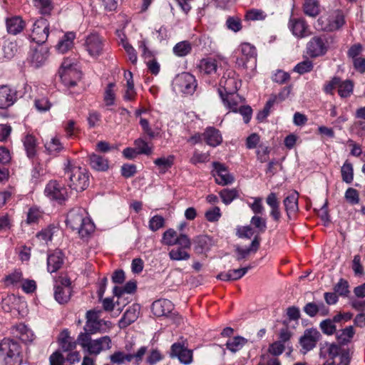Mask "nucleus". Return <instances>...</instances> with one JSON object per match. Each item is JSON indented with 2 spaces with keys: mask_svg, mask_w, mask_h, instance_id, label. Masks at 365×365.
Segmentation results:
<instances>
[{
  "mask_svg": "<svg viewBox=\"0 0 365 365\" xmlns=\"http://www.w3.org/2000/svg\"><path fill=\"white\" fill-rule=\"evenodd\" d=\"M200 73L203 76L215 77L217 76V61L212 58H203L200 61L199 65Z\"/></svg>",
  "mask_w": 365,
  "mask_h": 365,
  "instance_id": "nucleus-26",
  "label": "nucleus"
},
{
  "mask_svg": "<svg viewBox=\"0 0 365 365\" xmlns=\"http://www.w3.org/2000/svg\"><path fill=\"white\" fill-rule=\"evenodd\" d=\"M23 143L28 158H33L36 154L37 141L31 134H27L23 139Z\"/></svg>",
  "mask_w": 365,
  "mask_h": 365,
  "instance_id": "nucleus-36",
  "label": "nucleus"
},
{
  "mask_svg": "<svg viewBox=\"0 0 365 365\" xmlns=\"http://www.w3.org/2000/svg\"><path fill=\"white\" fill-rule=\"evenodd\" d=\"M265 17L266 14L263 11L255 9L247 11L245 16L246 21H259L264 19Z\"/></svg>",
  "mask_w": 365,
  "mask_h": 365,
  "instance_id": "nucleus-58",
  "label": "nucleus"
},
{
  "mask_svg": "<svg viewBox=\"0 0 365 365\" xmlns=\"http://www.w3.org/2000/svg\"><path fill=\"white\" fill-rule=\"evenodd\" d=\"M266 203L270 207L269 215L274 221L279 222L281 219L282 213L279 208V200L275 192H270L266 197Z\"/></svg>",
  "mask_w": 365,
  "mask_h": 365,
  "instance_id": "nucleus-24",
  "label": "nucleus"
},
{
  "mask_svg": "<svg viewBox=\"0 0 365 365\" xmlns=\"http://www.w3.org/2000/svg\"><path fill=\"white\" fill-rule=\"evenodd\" d=\"M313 63L310 60H305L299 63H297L294 71L299 74H304L305 73H308L313 69Z\"/></svg>",
  "mask_w": 365,
  "mask_h": 365,
  "instance_id": "nucleus-62",
  "label": "nucleus"
},
{
  "mask_svg": "<svg viewBox=\"0 0 365 365\" xmlns=\"http://www.w3.org/2000/svg\"><path fill=\"white\" fill-rule=\"evenodd\" d=\"M34 4L42 14H49L53 9L51 0H34Z\"/></svg>",
  "mask_w": 365,
  "mask_h": 365,
  "instance_id": "nucleus-53",
  "label": "nucleus"
},
{
  "mask_svg": "<svg viewBox=\"0 0 365 365\" xmlns=\"http://www.w3.org/2000/svg\"><path fill=\"white\" fill-rule=\"evenodd\" d=\"M75 38L76 34L74 32H66L61 38L58 43L56 46V50L61 53L67 52L73 46V41Z\"/></svg>",
  "mask_w": 365,
  "mask_h": 365,
  "instance_id": "nucleus-29",
  "label": "nucleus"
},
{
  "mask_svg": "<svg viewBox=\"0 0 365 365\" xmlns=\"http://www.w3.org/2000/svg\"><path fill=\"white\" fill-rule=\"evenodd\" d=\"M247 343V339L237 336L227 340L225 346L231 352L235 353L242 349Z\"/></svg>",
  "mask_w": 365,
  "mask_h": 365,
  "instance_id": "nucleus-39",
  "label": "nucleus"
},
{
  "mask_svg": "<svg viewBox=\"0 0 365 365\" xmlns=\"http://www.w3.org/2000/svg\"><path fill=\"white\" fill-rule=\"evenodd\" d=\"M289 29L297 38H304L311 34L308 24L302 18H291L289 21Z\"/></svg>",
  "mask_w": 365,
  "mask_h": 365,
  "instance_id": "nucleus-16",
  "label": "nucleus"
},
{
  "mask_svg": "<svg viewBox=\"0 0 365 365\" xmlns=\"http://www.w3.org/2000/svg\"><path fill=\"white\" fill-rule=\"evenodd\" d=\"M45 195L52 200H56L59 203L65 201L68 197V190L63 184L57 180H50L44 189Z\"/></svg>",
  "mask_w": 365,
  "mask_h": 365,
  "instance_id": "nucleus-10",
  "label": "nucleus"
},
{
  "mask_svg": "<svg viewBox=\"0 0 365 365\" xmlns=\"http://www.w3.org/2000/svg\"><path fill=\"white\" fill-rule=\"evenodd\" d=\"M54 298L61 304H66L72 294L71 282L67 275H61L55 281Z\"/></svg>",
  "mask_w": 365,
  "mask_h": 365,
  "instance_id": "nucleus-8",
  "label": "nucleus"
},
{
  "mask_svg": "<svg viewBox=\"0 0 365 365\" xmlns=\"http://www.w3.org/2000/svg\"><path fill=\"white\" fill-rule=\"evenodd\" d=\"M191 51V43L187 41H182L176 43L173 48L174 54L179 57H183L188 55Z\"/></svg>",
  "mask_w": 365,
  "mask_h": 365,
  "instance_id": "nucleus-44",
  "label": "nucleus"
},
{
  "mask_svg": "<svg viewBox=\"0 0 365 365\" xmlns=\"http://www.w3.org/2000/svg\"><path fill=\"white\" fill-rule=\"evenodd\" d=\"M322 331L327 335H332L336 332V327L331 319L322 321L319 324Z\"/></svg>",
  "mask_w": 365,
  "mask_h": 365,
  "instance_id": "nucleus-55",
  "label": "nucleus"
},
{
  "mask_svg": "<svg viewBox=\"0 0 365 365\" xmlns=\"http://www.w3.org/2000/svg\"><path fill=\"white\" fill-rule=\"evenodd\" d=\"M169 257L172 260H187L190 258V254L185 249L177 247L169 252Z\"/></svg>",
  "mask_w": 365,
  "mask_h": 365,
  "instance_id": "nucleus-50",
  "label": "nucleus"
},
{
  "mask_svg": "<svg viewBox=\"0 0 365 365\" xmlns=\"http://www.w3.org/2000/svg\"><path fill=\"white\" fill-rule=\"evenodd\" d=\"M64 165L65 175L69 180V187L77 192L85 190L89 185L88 171L84 168L72 164L69 159Z\"/></svg>",
  "mask_w": 365,
  "mask_h": 365,
  "instance_id": "nucleus-2",
  "label": "nucleus"
},
{
  "mask_svg": "<svg viewBox=\"0 0 365 365\" xmlns=\"http://www.w3.org/2000/svg\"><path fill=\"white\" fill-rule=\"evenodd\" d=\"M236 65L241 68L253 69L257 63V51L254 46L249 43H241L235 51Z\"/></svg>",
  "mask_w": 365,
  "mask_h": 365,
  "instance_id": "nucleus-5",
  "label": "nucleus"
},
{
  "mask_svg": "<svg viewBox=\"0 0 365 365\" xmlns=\"http://www.w3.org/2000/svg\"><path fill=\"white\" fill-rule=\"evenodd\" d=\"M250 223L255 228H257L259 232H264L267 228L266 219L262 217L259 215H254L250 220Z\"/></svg>",
  "mask_w": 365,
  "mask_h": 365,
  "instance_id": "nucleus-63",
  "label": "nucleus"
},
{
  "mask_svg": "<svg viewBox=\"0 0 365 365\" xmlns=\"http://www.w3.org/2000/svg\"><path fill=\"white\" fill-rule=\"evenodd\" d=\"M136 288L137 285L135 281H129L123 287H114L113 294L115 296L120 298L125 293H133L136 290Z\"/></svg>",
  "mask_w": 365,
  "mask_h": 365,
  "instance_id": "nucleus-45",
  "label": "nucleus"
},
{
  "mask_svg": "<svg viewBox=\"0 0 365 365\" xmlns=\"http://www.w3.org/2000/svg\"><path fill=\"white\" fill-rule=\"evenodd\" d=\"M321 334L316 329H308L300 337L299 343L303 349V353L313 349L319 339Z\"/></svg>",
  "mask_w": 365,
  "mask_h": 365,
  "instance_id": "nucleus-14",
  "label": "nucleus"
},
{
  "mask_svg": "<svg viewBox=\"0 0 365 365\" xmlns=\"http://www.w3.org/2000/svg\"><path fill=\"white\" fill-rule=\"evenodd\" d=\"M66 225L76 230L82 239L88 238L95 230V225L83 208L76 207L69 211L66 220Z\"/></svg>",
  "mask_w": 365,
  "mask_h": 365,
  "instance_id": "nucleus-1",
  "label": "nucleus"
},
{
  "mask_svg": "<svg viewBox=\"0 0 365 365\" xmlns=\"http://www.w3.org/2000/svg\"><path fill=\"white\" fill-rule=\"evenodd\" d=\"M224 105L234 113H237L240 104L244 101V98L240 96L237 93L232 94H224L222 90L219 91Z\"/></svg>",
  "mask_w": 365,
  "mask_h": 365,
  "instance_id": "nucleus-22",
  "label": "nucleus"
},
{
  "mask_svg": "<svg viewBox=\"0 0 365 365\" xmlns=\"http://www.w3.org/2000/svg\"><path fill=\"white\" fill-rule=\"evenodd\" d=\"M220 196L225 205H229L238 197V192L235 189H223L220 191Z\"/></svg>",
  "mask_w": 365,
  "mask_h": 365,
  "instance_id": "nucleus-52",
  "label": "nucleus"
},
{
  "mask_svg": "<svg viewBox=\"0 0 365 365\" xmlns=\"http://www.w3.org/2000/svg\"><path fill=\"white\" fill-rule=\"evenodd\" d=\"M298 199V192L294 191L283 200L284 209L289 220H292L299 210Z\"/></svg>",
  "mask_w": 365,
  "mask_h": 365,
  "instance_id": "nucleus-23",
  "label": "nucleus"
},
{
  "mask_svg": "<svg viewBox=\"0 0 365 365\" xmlns=\"http://www.w3.org/2000/svg\"><path fill=\"white\" fill-rule=\"evenodd\" d=\"M77 342L90 354L94 355L111 347V339L108 336L92 340L88 333H81L77 338Z\"/></svg>",
  "mask_w": 365,
  "mask_h": 365,
  "instance_id": "nucleus-4",
  "label": "nucleus"
},
{
  "mask_svg": "<svg viewBox=\"0 0 365 365\" xmlns=\"http://www.w3.org/2000/svg\"><path fill=\"white\" fill-rule=\"evenodd\" d=\"M23 279L21 271L15 270L12 273L6 275L4 278V283L6 286L18 287L21 284Z\"/></svg>",
  "mask_w": 365,
  "mask_h": 365,
  "instance_id": "nucleus-46",
  "label": "nucleus"
},
{
  "mask_svg": "<svg viewBox=\"0 0 365 365\" xmlns=\"http://www.w3.org/2000/svg\"><path fill=\"white\" fill-rule=\"evenodd\" d=\"M241 85V81L235 72L229 71L224 73L220 81V86L224 94L237 93Z\"/></svg>",
  "mask_w": 365,
  "mask_h": 365,
  "instance_id": "nucleus-13",
  "label": "nucleus"
},
{
  "mask_svg": "<svg viewBox=\"0 0 365 365\" xmlns=\"http://www.w3.org/2000/svg\"><path fill=\"white\" fill-rule=\"evenodd\" d=\"M45 148L50 155H57L63 150V146L57 137L52 138L45 143Z\"/></svg>",
  "mask_w": 365,
  "mask_h": 365,
  "instance_id": "nucleus-43",
  "label": "nucleus"
},
{
  "mask_svg": "<svg viewBox=\"0 0 365 365\" xmlns=\"http://www.w3.org/2000/svg\"><path fill=\"white\" fill-rule=\"evenodd\" d=\"M203 140L212 147L219 145L222 141V137L219 130L214 127H208L202 133Z\"/></svg>",
  "mask_w": 365,
  "mask_h": 365,
  "instance_id": "nucleus-27",
  "label": "nucleus"
},
{
  "mask_svg": "<svg viewBox=\"0 0 365 365\" xmlns=\"http://www.w3.org/2000/svg\"><path fill=\"white\" fill-rule=\"evenodd\" d=\"M48 57V51L46 49H35L31 55V61L35 68L41 66Z\"/></svg>",
  "mask_w": 365,
  "mask_h": 365,
  "instance_id": "nucleus-41",
  "label": "nucleus"
},
{
  "mask_svg": "<svg viewBox=\"0 0 365 365\" xmlns=\"http://www.w3.org/2000/svg\"><path fill=\"white\" fill-rule=\"evenodd\" d=\"M303 311L310 317H314L317 315L325 317L329 314V308L322 302H308L304 307Z\"/></svg>",
  "mask_w": 365,
  "mask_h": 365,
  "instance_id": "nucleus-19",
  "label": "nucleus"
},
{
  "mask_svg": "<svg viewBox=\"0 0 365 365\" xmlns=\"http://www.w3.org/2000/svg\"><path fill=\"white\" fill-rule=\"evenodd\" d=\"M177 237V232L173 229H169L163 233V242L169 246L174 245L176 243Z\"/></svg>",
  "mask_w": 365,
  "mask_h": 365,
  "instance_id": "nucleus-64",
  "label": "nucleus"
},
{
  "mask_svg": "<svg viewBox=\"0 0 365 365\" xmlns=\"http://www.w3.org/2000/svg\"><path fill=\"white\" fill-rule=\"evenodd\" d=\"M115 83H110L108 84L105 93L104 101L106 106H112L115 103V93L114 91Z\"/></svg>",
  "mask_w": 365,
  "mask_h": 365,
  "instance_id": "nucleus-54",
  "label": "nucleus"
},
{
  "mask_svg": "<svg viewBox=\"0 0 365 365\" xmlns=\"http://www.w3.org/2000/svg\"><path fill=\"white\" fill-rule=\"evenodd\" d=\"M333 38L326 35L315 36L307 43V53L313 58L324 56L327 53Z\"/></svg>",
  "mask_w": 365,
  "mask_h": 365,
  "instance_id": "nucleus-7",
  "label": "nucleus"
},
{
  "mask_svg": "<svg viewBox=\"0 0 365 365\" xmlns=\"http://www.w3.org/2000/svg\"><path fill=\"white\" fill-rule=\"evenodd\" d=\"M14 334L22 341L26 343L32 341L34 339L33 331L24 324H19L15 328Z\"/></svg>",
  "mask_w": 365,
  "mask_h": 365,
  "instance_id": "nucleus-34",
  "label": "nucleus"
},
{
  "mask_svg": "<svg viewBox=\"0 0 365 365\" xmlns=\"http://www.w3.org/2000/svg\"><path fill=\"white\" fill-rule=\"evenodd\" d=\"M170 357L178 358L179 361L185 365L192 361V351L185 347L180 343H174L171 346Z\"/></svg>",
  "mask_w": 365,
  "mask_h": 365,
  "instance_id": "nucleus-17",
  "label": "nucleus"
},
{
  "mask_svg": "<svg viewBox=\"0 0 365 365\" xmlns=\"http://www.w3.org/2000/svg\"><path fill=\"white\" fill-rule=\"evenodd\" d=\"M49 34V24L46 19L40 18L33 24L30 37L38 44L45 43Z\"/></svg>",
  "mask_w": 365,
  "mask_h": 365,
  "instance_id": "nucleus-12",
  "label": "nucleus"
},
{
  "mask_svg": "<svg viewBox=\"0 0 365 365\" xmlns=\"http://www.w3.org/2000/svg\"><path fill=\"white\" fill-rule=\"evenodd\" d=\"M23 361L20 344L11 339L0 342V365H20Z\"/></svg>",
  "mask_w": 365,
  "mask_h": 365,
  "instance_id": "nucleus-3",
  "label": "nucleus"
},
{
  "mask_svg": "<svg viewBox=\"0 0 365 365\" xmlns=\"http://www.w3.org/2000/svg\"><path fill=\"white\" fill-rule=\"evenodd\" d=\"M58 343L60 347L64 351H71L74 349L76 346V342L69 336V332L66 329L61 332Z\"/></svg>",
  "mask_w": 365,
  "mask_h": 365,
  "instance_id": "nucleus-33",
  "label": "nucleus"
},
{
  "mask_svg": "<svg viewBox=\"0 0 365 365\" xmlns=\"http://www.w3.org/2000/svg\"><path fill=\"white\" fill-rule=\"evenodd\" d=\"M90 165L98 171H106L108 168V161L103 157L93 153L89 156Z\"/></svg>",
  "mask_w": 365,
  "mask_h": 365,
  "instance_id": "nucleus-37",
  "label": "nucleus"
},
{
  "mask_svg": "<svg viewBox=\"0 0 365 365\" xmlns=\"http://www.w3.org/2000/svg\"><path fill=\"white\" fill-rule=\"evenodd\" d=\"M343 352L341 353V348L336 344H330L326 343L324 344L321 349H320V356L322 357H329L330 359H334L338 355H340Z\"/></svg>",
  "mask_w": 365,
  "mask_h": 365,
  "instance_id": "nucleus-35",
  "label": "nucleus"
},
{
  "mask_svg": "<svg viewBox=\"0 0 365 365\" xmlns=\"http://www.w3.org/2000/svg\"><path fill=\"white\" fill-rule=\"evenodd\" d=\"M140 313V305L138 304H133L130 306L124 313L123 317L119 322V326L120 328H125L130 324L134 322L139 316Z\"/></svg>",
  "mask_w": 365,
  "mask_h": 365,
  "instance_id": "nucleus-25",
  "label": "nucleus"
},
{
  "mask_svg": "<svg viewBox=\"0 0 365 365\" xmlns=\"http://www.w3.org/2000/svg\"><path fill=\"white\" fill-rule=\"evenodd\" d=\"M17 51V45L15 42H6L0 49V61L11 59Z\"/></svg>",
  "mask_w": 365,
  "mask_h": 365,
  "instance_id": "nucleus-38",
  "label": "nucleus"
},
{
  "mask_svg": "<svg viewBox=\"0 0 365 365\" xmlns=\"http://www.w3.org/2000/svg\"><path fill=\"white\" fill-rule=\"evenodd\" d=\"M303 11L309 16H317L320 12L319 1L317 0H305L303 4Z\"/></svg>",
  "mask_w": 365,
  "mask_h": 365,
  "instance_id": "nucleus-42",
  "label": "nucleus"
},
{
  "mask_svg": "<svg viewBox=\"0 0 365 365\" xmlns=\"http://www.w3.org/2000/svg\"><path fill=\"white\" fill-rule=\"evenodd\" d=\"M153 314L157 317L169 314L173 309V304L168 299H159L155 301L151 307Z\"/></svg>",
  "mask_w": 365,
  "mask_h": 365,
  "instance_id": "nucleus-21",
  "label": "nucleus"
},
{
  "mask_svg": "<svg viewBox=\"0 0 365 365\" xmlns=\"http://www.w3.org/2000/svg\"><path fill=\"white\" fill-rule=\"evenodd\" d=\"M213 175L218 185H227L234 181V177L229 173L225 166L220 163H213Z\"/></svg>",
  "mask_w": 365,
  "mask_h": 365,
  "instance_id": "nucleus-18",
  "label": "nucleus"
},
{
  "mask_svg": "<svg viewBox=\"0 0 365 365\" xmlns=\"http://www.w3.org/2000/svg\"><path fill=\"white\" fill-rule=\"evenodd\" d=\"M59 75L63 83L68 87L75 86L77 81L81 78L80 72L70 66H65L64 63L61 67Z\"/></svg>",
  "mask_w": 365,
  "mask_h": 365,
  "instance_id": "nucleus-15",
  "label": "nucleus"
},
{
  "mask_svg": "<svg viewBox=\"0 0 365 365\" xmlns=\"http://www.w3.org/2000/svg\"><path fill=\"white\" fill-rule=\"evenodd\" d=\"M83 48L91 58H97L103 53V39L98 34H91L86 37Z\"/></svg>",
  "mask_w": 365,
  "mask_h": 365,
  "instance_id": "nucleus-9",
  "label": "nucleus"
},
{
  "mask_svg": "<svg viewBox=\"0 0 365 365\" xmlns=\"http://www.w3.org/2000/svg\"><path fill=\"white\" fill-rule=\"evenodd\" d=\"M354 334V329L351 326L347 327L336 334L338 341L341 344L348 343Z\"/></svg>",
  "mask_w": 365,
  "mask_h": 365,
  "instance_id": "nucleus-51",
  "label": "nucleus"
},
{
  "mask_svg": "<svg viewBox=\"0 0 365 365\" xmlns=\"http://www.w3.org/2000/svg\"><path fill=\"white\" fill-rule=\"evenodd\" d=\"M63 255L60 250H55L48 255L47 258V269L51 273L58 271L63 264Z\"/></svg>",
  "mask_w": 365,
  "mask_h": 365,
  "instance_id": "nucleus-28",
  "label": "nucleus"
},
{
  "mask_svg": "<svg viewBox=\"0 0 365 365\" xmlns=\"http://www.w3.org/2000/svg\"><path fill=\"white\" fill-rule=\"evenodd\" d=\"M17 99L16 90L8 86H0V108L5 109L12 106Z\"/></svg>",
  "mask_w": 365,
  "mask_h": 365,
  "instance_id": "nucleus-20",
  "label": "nucleus"
},
{
  "mask_svg": "<svg viewBox=\"0 0 365 365\" xmlns=\"http://www.w3.org/2000/svg\"><path fill=\"white\" fill-rule=\"evenodd\" d=\"M134 145L138 154L150 155L152 153V148L142 138L136 139L134 142Z\"/></svg>",
  "mask_w": 365,
  "mask_h": 365,
  "instance_id": "nucleus-56",
  "label": "nucleus"
},
{
  "mask_svg": "<svg viewBox=\"0 0 365 365\" xmlns=\"http://www.w3.org/2000/svg\"><path fill=\"white\" fill-rule=\"evenodd\" d=\"M334 291L341 297H347L350 292L347 280L341 278L334 287Z\"/></svg>",
  "mask_w": 365,
  "mask_h": 365,
  "instance_id": "nucleus-48",
  "label": "nucleus"
},
{
  "mask_svg": "<svg viewBox=\"0 0 365 365\" xmlns=\"http://www.w3.org/2000/svg\"><path fill=\"white\" fill-rule=\"evenodd\" d=\"M194 250L197 254H202L210 250L211 239L207 235H200L193 240Z\"/></svg>",
  "mask_w": 365,
  "mask_h": 365,
  "instance_id": "nucleus-32",
  "label": "nucleus"
},
{
  "mask_svg": "<svg viewBox=\"0 0 365 365\" xmlns=\"http://www.w3.org/2000/svg\"><path fill=\"white\" fill-rule=\"evenodd\" d=\"M344 23V15L339 11H334L330 14L321 16L317 21L315 28L322 31H334L342 27Z\"/></svg>",
  "mask_w": 365,
  "mask_h": 365,
  "instance_id": "nucleus-6",
  "label": "nucleus"
},
{
  "mask_svg": "<svg viewBox=\"0 0 365 365\" xmlns=\"http://www.w3.org/2000/svg\"><path fill=\"white\" fill-rule=\"evenodd\" d=\"M253 202L249 203L250 207L255 215H263L264 213V207L262 204V198L260 197H252Z\"/></svg>",
  "mask_w": 365,
  "mask_h": 365,
  "instance_id": "nucleus-57",
  "label": "nucleus"
},
{
  "mask_svg": "<svg viewBox=\"0 0 365 365\" xmlns=\"http://www.w3.org/2000/svg\"><path fill=\"white\" fill-rule=\"evenodd\" d=\"M341 178L344 182L349 184L354 179V170L352 164L346 160L341 169Z\"/></svg>",
  "mask_w": 365,
  "mask_h": 365,
  "instance_id": "nucleus-47",
  "label": "nucleus"
},
{
  "mask_svg": "<svg viewBox=\"0 0 365 365\" xmlns=\"http://www.w3.org/2000/svg\"><path fill=\"white\" fill-rule=\"evenodd\" d=\"M6 29L9 34L16 35L24 29L25 22L18 16L8 18L6 21Z\"/></svg>",
  "mask_w": 365,
  "mask_h": 365,
  "instance_id": "nucleus-31",
  "label": "nucleus"
},
{
  "mask_svg": "<svg viewBox=\"0 0 365 365\" xmlns=\"http://www.w3.org/2000/svg\"><path fill=\"white\" fill-rule=\"evenodd\" d=\"M174 87L185 94H192L197 88L195 77L190 73H182L175 78Z\"/></svg>",
  "mask_w": 365,
  "mask_h": 365,
  "instance_id": "nucleus-11",
  "label": "nucleus"
},
{
  "mask_svg": "<svg viewBox=\"0 0 365 365\" xmlns=\"http://www.w3.org/2000/svg\"><path fill=\"white\" fill-rule=\"evenodd\" d=\"M174 157L169 155L167 158H159L154 160V163L160 169L164 170V172L173 165Z\"/></svg>",
  "mask_w": 365,
  "mask_h": 365,
  "instance_id": "nucleus-59",
  "label": "nucleus"
},
{
  "mask_svg": "<svg viewBox=\"0 0 365 365\" xmlns=\"http://www.w3.org/2000/svg\"><path fill=\"white\" fill-rule=\"evenodd\" d=\"M338 94L341 98H346L351 96L354 91V83L350 80L341 81L338 84Z\"/></svg>",
  "mask_w": 365,
  "mask_h": 365,
  "instance_id": "nucleus-40",
  "label": "nucleus"
},
{
  "mask_svg": "<svg viewBox=\"0 0 365 365\" xmlns=\"http://www.w3.org/2000/svg\"><path fill=\"white\" fill-rule=\"evenodd\" d=\"M110 360L113 364H123L125 361H131V354H125L123 351H115L110 356Z\"/></svg>",
  "mask_w": 365,
  "mask_h": 365,
  "instance_id": "nucleus-49",
  "label": "nucleus"
},
{
  "mask_svg": "<svg viewBox=\"0 0 365 365\" xmlns=\"http://www.w3.org/2000/svg\"><path fill=\"white\" fill-rule=\"evenodd\" d=\"M165 225V219L163 217L159 215H154L149 220V229L153 232H155Z\"/></svg>",
  "mask_w": 365,
  "mask_h": 365,
  "instance_id": "nucleus-60",
  "label": "nucleus"
},
{
  "mask_svg": "<svg viewBox=\"0 0 365 365\" xmlns=\"http://www.w3.org/2000/svg\"><path fill=\"white\" fill-rule=\"evenodd\" d=\"M87 121L90 128L98 126L101 121V113L96 110H90L87 117Z\"/></svg>",
  "mask_w": 365,
  "mask_h": 365,
  "instance_id": "nucleus-61",
  "label": "nucleus"
},
{
  "mask_svg": "<svg viewBox=\"0 0 365 365\" xmlns=\"http://www.w3.org/2000/svg\"><path fill=\"white\" fill-rule=\"evenodd\" d=\"M260 245V237L256 235L252 241L250 246L248 248H242L240 246H236L235 252L237 253V260L240 261L246 258L251 252H256Z\"/></svg>",
  "mask_w": 365,
  "mask_h": 365,
  "instance_id": "nucleus-30",
  "label": "nucleus"
}]
</instances>
